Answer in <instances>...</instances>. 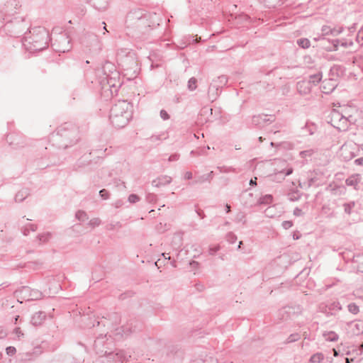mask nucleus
Returning a JSON list of instances; mask_svg holds the SVG:
<instances>
[{
    "instance_id": "6ab92c4d",
    "label": "nucleus",
    "mask_w": 363,
    "mask_h": 363,
    "mask_svg": "<svg viewBox=\"0 0 363 363\" xmlns=\"http://www.w3.org/2000/svg\"><path fill=\"white\" fill-rule=\"evenodd\" d=\"M221 90L219 89V86L211 84L208 89V96L209 99L213 101L220 94Z\"/></svg>"
},
{
    "instance_id": "c9c22d12",
    "label": "nucleus",
    "mask_w": 363,
    "mask_h": 363,
    "mask_svg": "<svg viewBox=\"0 0 363 363\" xmlns=\"http://www.w3.org/2000/svg\"><path fill=\"white\" fill-rule=\"evenodd\" d=\"M303 130H306L308 132L309 135H313L316 130V127L314 124L306 123Z\"/></svg>"
},
{
    "instance_id": "680f3d73",
    "label": "nucleus",
    "mask_w": 363,
    "mask_h": 363,
    "mask_svg": "<svg viewBox=\"0 0 363 363\" xmlns=\"http://www.w3.org/2000/svg\"><path fill=\"white\" fill-rule=\"evenodd\" d=\"M315 177H312V178H310L308 180V183L306 184V187L307 188H309L311 187L313 184L314 182H315Z\"/></svg>"
},
{
    "instance_id": "de8ad7c7",
    "label": "nucleus",
    "mask_w": 363,
    "mask_h": 363,
    "mask_svg": "<svg viewBox=\"0 0 363 363\" xmlns=\"http://www.w3.org/2000/svg\"><path fill=\"white\" fill-rule=\"evenodd\" d=\"M220 245L210 247L208 250L209 255H214L220 250Z\"/></svg>"
},
{
    "instance_id": "5701e85b",
    "label": "nucleus",
    "mask_w": 363,
    "mask_h": 363,
    "mask_svg": "<svg viewBox=\"0 0 363 363\" xmlns=\"http://www.w3.org/2000/svg\"><path fill=\"white\" fill-rule=\"evenodd\" d=\"M323 336L325 337V340L330 342H335L339 338L338 335L334 331L324 332Z\"/></svg>"
},
{
    "instance_id": "412c9836",
    "label": "nucleus",
    "mask_w": 363,
    "mask_h": 363,
    "mask_svg": "<svg viewBox=\"0 0 363 363\" xmlns=\"http://www.w3.org/2000/svg\"><path fill=\"white\" fill-rule=\"evenodd\" d=\"M352 326V333L354 335H359L363 333V322L358 321L357 323H350Z\"/></svg>"
},
{
    "instance_id": "7ed1b4c3",
    "label": "nucleus",
    "mask_w": 363,
    "mask_h": 363,
    "mask_svg": "<svg viewBox=\"0 0 363 363\" xmlns=\"http://www.w3.org/2000/svg\"><path fill=\"white\" fill-rule=\"evenodd\" d=\"M79 140L78 128L70 123H65L57 129L52 135V140L58 148L67 149L76 144Z\"/></svg>"
},
{
    "instance_id": "a211bd4d",
    "label": "nucleus",
    "mask_w": 363,
    "mask_h": 363,
    "mask_svg": "<svg viewBox=\"0 0 363 363\" xmlns=\"http://www.w3.org/2000/svg\"><path fill=\"white\" fill-rule=\"evenodd\" d=\"M30 291V295H29V299H32V300H37V299H40L42 296H43V294L41 291H38V290H30V289L28 287H23L21 292L22 293H24V294H27L28 292Z\"/></svg>"
},
{
    "instance_id": "79ce46f5",
    "label": "nucleus",
    "mask_w": 363,
    "mask_h": 363,
    "mask_svg": "<svg viewBox=\"0 0 363 363\" xmlns=\"http://www.w3.org/2000/svg\"><path fill=\"white\" fill-rule=\"evenodd\" d=\"M88 224L92 228H94L99 226L101 224V220L99 218H94L90 220Z\"/></svg>"
},
{
    "instance_id": "dca6fc26",
    "label": "nucleus",
    "mask_w": 363,
    "mask_h": 363,
    "mask_svg": "<svg viewBox=\"0 0 363 363\" xmlns=\"http://www.w3.org/2000/svg\"><path fill=\"white\" fill-rule=\"evenodd\" d=\"M293 171L294 170L292 167H289L286 169H283L281 170H275L274 179L277 181L284 179L285 177L291 174Z\"/></svg>"
},
{
    "instance_id": "9d476101",
    "label": "nucleus",
    "mask_w": 363,
    "mask_h": 363,
    "mask_svg": "<svg viewBox=\"0 0 363 363\" xmlns=\"http://www.w3.org/2000/svg\"><path fill=\"white\" fill-rule=\"evenodd\" d=\"M18 6V2L16 0L8 1L4 4L1 12L4 16L13 15L14 13H16Z\"/></svg>"
},
{
    "instance_id": "58836bf2",
    "label": "nucleus",
    "mask_w": 363,
    "mask_h": 363,
    "mask_svg": "<svg viewBox=\"0 0 363 363\" xmlns=\"http://www.w3.org/2000/svg\"><path fill=\"white\" fill-rule=\"evenodd\" d=\"M146 201L150 203H155L157 201V195L153 193H148L146 195Z\"/></svg>"
},
{
    "instance_id": "8fccbe9b",
    "label": "nucleus",
    "mask_w": 363,
    "mask_h": 363,
    "mask_svg": "<svg viewBox=\"0 0 363 363\" xmlns=\"http://www.w3.org/2000/svg\"><path fill=\"white\" fill-rule=\"evenodd\" d=\"M330 309H333V310H337V311H340L342 309V306L340 305V303L339 302H333L332 304H331V306L330 307Z\"/></svg>"
},
{
    "instance_id": "ea45409f",
    "label": "nucleus",
    "mask_w": 363,
    "mask_h": 363,
    "mask_svg": "<svg viewBox=\"0 0 363 363\" xmlns=\"http://www.w3.org/2000/svg\"><path fill=\"white\" fill-rule=\"evenodd\" d=\"M281 0H264V2L267 4L269 7H276L281 4Z\"/></svg>"
},
{
    "instance_id": "4d7b16f0",
    "label": "nucleus",
    "mask_w": 363,
    "mask_h": 363,
    "mask_svg": "<svg viewBox=\"0 0 363 363\" xmlns=\"http://www.w3.org/2000/svg\"><path fill=\"white\" fill-rule=\"evenodd\" d=\"M7 332L3 328V327L0 326V339H4L7 336Z\"/></svg>"
},
{
    "instance_id": "c03bdc74",
    "label": "nucleus",
    "mask_w": 363,
    "mask_h": 363,
    "mask_svg": "<svg viewBox=\"0 0 363 363\" xmlns=\"http://www.w3.org/2000/svg\"><path fill=\"white\" fill-rule=\"evenodd\" d=\"M313 150H303V151L300 152V156L302 158H305L307 157H311L313 155Z\"/></svg>"
},
{
    "instance_id": "4468645a",
    "label": "nucleus",
    "mask_w": 363,
    "mask_h": 363,
    "mask_svg": "<svg viewBox=\"0 0 363 363\" xmlns=\"http://www.w3.org/2000/svg\"><path fill=\"white\" fill-rule=\"evenodd\" d=\"M89 2H92L91 5L95 9L104 11L107 9L109 0H91Z\"/></svg>"
},
{
    "instance_id": "a18cd8bd",
    "label": "nucleus",
    "mask_w": 363,
    "mask_h": 363,
    "mask_svg": "<svg viewBox=\"0 0 363 363\" xmlns=\"http://www.w3.org/2000/svg\"><path fill=\"white\" fill-rule=\"evenodd\" d=\"M6 352L9 356H13V354H16V349L14 347L9 346L6 348Z\"/></svg>"
},
{
    "instance_id": "f257e3e1",
    "label": "nucleus",
    "mask_w": 363,
    "mask_h": 363,
    "mask_svg": "<svg viewBox=\"0 0 363 363\" xmlns=\"http://www.w3.org/2000/svg\"><path fill=\"white\" fill-rule=\"evenodd\" d=\"M150 27L148 16L144 11L138 9L128 13L125 20V32L129 37L141 38L148 31Z\"/></svg>"
},
{
    "instance_id": "473e14b6",
    "label": "nucleus",
    "mask_w": 363,
    "mask_h": 363,
    "mask_svg": "<svg viewBox=\"0 0 363 363\" xmlns=\"http://www.w3.org/2000/svg\"><path fill=\"white\" fill-rule=\"evenodd\" d=\"M197 79L195 77H191L188 82V89L190 91H194L197 87Z\"/></svg>"
},
{
    "instance_id": "20e7f679",
    "label": "nucleus",
    "mask_w": 363,
    "mask_h": 363,
    "mask_svg": "<svg viewBox=\"0 0 363 363\" xmlns=\"http://www.w3.org/2000/svg\"><path fill=\"white\" fill-rule=\"evenodd\" d=\"M131 118V106L126 101H118L110 110L111 123L117 128L126 126Z\"/></svg>"
},
{
    "instance_id": "0eeeda50",
    "label": "nucleus",
    "mask_w": 363,
    "mask_h": 363,
    "mask_svg": "<svg viewBox=\"0 0 363 363\" xmlns=\"http://www.w3.org/2000/svg\"><path fill=\"white\" fill-rule=\"evenodd\" d=\"M105 81L111 89H115V92L118 91V89L121 87L122 84L120 81V74L118 72H113V74H108L104 77L101 80V83H104Z\"/></svg>"
},
{
    "instance_id": "ddd939ff",
    "label": "nucleus",
    "mask_w": 363,
    "mask_h": 363,
    "mask_svg": "<svg viewBox=\"0 0 363 363\" xmlns=\"http://www.w3.org/2000/svg\"><path fill=\"white\" fill-rule=\"evenodd\" d=\"M171 182H172V178L169 176L164 175V176L159 177L156 179H154L152 182V185L155 187H160L162 186H164V185L170 184Z\"/></svg>"
},
{
    "instance_id": "2eb2a0df",
    "label": "nucleus",
    "mask_w": 363,
    "mask_h": 363,
    "mask_svg": "<svg viewBox=\"0 0 363 363\" xmlns=\"http://www.w3.org/2000/svg\"><path fill=\"white\" fill-rule=\"evenodd\" d=\"M45 318L46 315L45 312L38 311L33 315L30 321L33 325H40L45 320Z\"/></svg>"
},
{
    "instance_id": "1a4fd4ad",
    "label": "nucleus",
    "mask_w": 363,
    "mask_h": 363,
    "mask_svg": "<svg viewBox=\"0 0 363 363\" xmlns=\"http://www.w3.org/2000/svg\"><path fill=\"white\" fill-rule=\"evenodd\" d=\"M275 121L274 116H268L265 114H259L257 116H254L252 118V123L255 126L261 127L263 126L265 123H272Z\"/></svg>"
},
{
    "instance_id": "aec40b11",
    "label": "nucleus",
    "mask_w": 363,
    "mask_h": 363,
    "mask_svg": "<svg viewBox=\"0 0 363 363\" xmlns=\"http://www.w3.org/2000/svg\"><path fill=\"white\" fill-rule=\"evenodd\" d=\"M102 72H103L104 76L106 77V75H108V74H113V72H117V71L116 69L115 65L113 63H111L110 62H106L102 67Z\"/></svg>"
},
{
    "instance_id": "39448f33",
    "label": "nucleus",
    "mask_w": 363,
    "mask_h": 363,
    "mask_svg": "<svg viewBox=\"0 0 363 363\" xmlns=\"http://www.w3.org/2000/svg\"><path fill=\"white\" fill-rule=\"evenodd\" d=\"M329 123L339 131H346L351 123L352 116H345L336 109H333L330 114Z\"/></svg>"
},
{
    "instance_id": "cd10ccee",
    "label": "nucleus",
    "mask_w": 363,
    "mask_h": 363,
    "mask_svg": "<svg viewBox=\"0 0 363 363\" xmlns=\"http://www.w3.org/2000/svg\"><path fill=\"white\" fill-rule=\"evenodd\" d=\"M355 206V202L354 201H350L348 203H345L343 204L344 211L347 215H350L352 213V209Z\"/></svg>"
},
{
    "instance_id": "b1692460",
    "label": "nucleus",
    "mask_w": 363,
    "mask_h": 363,
    "mask_svg": "<svg viewBox=\"0 0 363 363\" xmlns=\"http://www.w3.org/2000/svg\"><path fill=\"white\" fill-rule=\"evenodd\" d=\"M322 77V72H318L317 74L310 75L309 79L307 81L311 82V86L316 85L321 81Z\"/></svg>"
},
{
    "instance_id": "f03ea898",
    "label": "nucleus",
    "mask_w": 363,
    "mask_h": 363,
    "mask_svg": "<svg viewBox=\"0 0 363 363\" xmlns=\"http://www.w3.org/2000/svg\"><path fill=\"white\" fill-rule=\"evenodd\" d=\"M49 32L44 27H35L26 33L23 45L30 52L43 50L48 46Z\"/></svg>"
},
{
    "instance_id": "f3484780",
    "label": "nucleus",
    "mask_w": 363,
    "mask_h": 363,
    "mask_svg": "<svg viewBox=\"0 0 363 363\" xmlns=\"http://www.w3.org/2000/svg\"><path fill=\"white\" fill-rule=\"evenodd\" d=\"M214 176L213 171L209 173L197 177L192 184H203L206 182H210Z\"/></svg>"
},
{
    "instance_id": "4c0bfd02",
    "label": "nucleus",
    "mask_w": 363,
    "mask_h": 363,
    "mask_svg": "<svg viewBox=\"0 0 363 363\" xmlns=\"http://www.w3.org/2000/svg\"><path fill=\"white\" fill-rule=\"evenodd\" d=\"M228 82V77L225 75H221L218 77V83L217 86H219V89L223 85H225Z\"/></svg>"
},
{
    "instance_id": "2f4dec72",
    "label": "nucleus",
    "mask_w": 363,
    "mask_h": 363,
    "mask_svg": "<svg viewBox=\"0 0 363 363\" xmlns=\"http://www.w3.org/2000/svg\"><path fill=\"white\" fill-rule=\"evenodd\" d=\"M301 338V335L298 333L291 334L286 339L285 343H291L298 340Z\"/></svg>"
},
{
    "instance_id": "393cba45",
    "label": "nucleus",
    "mask_w": 363,
    "mask_h": 363,
    "mask_svg": "<svg viewBox=\"0 0 363 363\" xmlns=\"http://www.w3.org/2000/svg\"><path fill=\"white\" fill-rule=\"evenodd\" d=\"M37 230V225L35 224L28 223L25 225L22 229L21 232L24 235H28L30 233V231H35Z\"/></svg>"
},
{
    "instance_id": "6e6d98bb",
    "label": "nucleus",
    "mask_w": 363,
    "mask_h": 363,
    "mask_svg": "<svg viewBox=\"0 0 363 363\" xmlns=\"http://www.w3.org/2000/svg\"><path fill=\"white\" fill-rule=\"evenodd\" d=\"M179 159V155L177 153L172 154L169 156V162L177 161Z\"/></svg>"
},
{
    "instance_id": "f8f14e48",
    "label": "nucleus",
    "mask_w": 363,
    "mask_h": 363,
    "mask_svg": "<svg viewBox=\"0 0 363 363\" xmlns=\"http://www.w3.org/2000/svg\"><path fill=\"white\" fill-rule=\"evenodd\" d=\"M297 91L301 95L308 94L311 91V82L307 80H302L296 84Z\"/></svg>"
},
{
    "instance_id": "423d86ee",
    "label": "nucleus",
    "mask_w": 363,
    "mask_h": 363,
    "mask_svg": "<svg viewBox=\"0 0 363 363\" xmlns=\"http://www.w3.org/2000/svg\"><path fill=\"white\" fill-rule=\"evenodd\" d=\"M52 46L55 47L54 49L59 52H68L72 48L70 39L66 33H61Z\"/></svg>"
},
{
    "instance_id": "774afa93",
    "label": "nucleus",
    "mask_w": 363,
    "mask_h": 363,
    "mask_svg": "<svg viewBox=\"0 0 363 363\" xmlns=\"http://www.w3.org/2000/svg\"><path fill=\"white\" fill-rule=\"evenodd\" d=\"M192 178V173L191 172H186L184 174V179H191Z\"/></svg>"
},
{
    "instance_id": "6e6552de",
    "label": "nucleus",
    "mask_w": 363,
    "mask_h": 363,
    "mask_svg": "<svg viewBox=\"0 0 363 363\" xmlns=\"http://www.w3.org/2000/svg\"><path fill=\"white\" fill-rule=\"evenodd\" d=\"M118 60H120L123 67L125 69H133L137 66V61L135 60V55L133 52H129L125 56H121L118 55Z\"/></svg>"
},
{
    "instance_id": "e2e57ef3",
    "label": "nucleus",
    "mask_w": 363,
    "mask_h": 363,
    "mask_svg": "<svg viewBox=\"0 0 363 363\" xmlns=\"http://www.w3.org/2000/svg\"><path fill=\"white\" fill-rule=\"evenodd\" d=\"M325 84V82H323V84L321 86L323 93L329 94L330 91H332L334 89V87H333V88L330 89V90L327 91L326 85Z\"/></svg>"
},
{
    "instance_id": "7c9ffc66",
    "label": "nucleus",
    "mask_w": 363,
    "mask_h": 363,
    "mask_svg": "<svg viewBox=\"0 0 363 363\" xmlns=\"http://www.w3.org/2000/svg\"><path fill=\"white\" fill-rule=\"evenodd\" d=\"M246 216L244 212H239L237 213L235 221L237 223H242L243 225H245L247 223V220L245 218Z\"/></svg>"
},
{
    "instance_id": "bf43d9fd",
    "label": "nucleus",
    "mask_w": 363,
    "mask_h": 363,
    "mask_svg": "<svg viewBox=\"0 0 363 363\" xmlns=\"http://www.w3.org/2000/svg\"><path fill=\"white\" fill-rule=\"evenodd\" d=\"M303 213L302 210L299 208H296L294 210V215L296 216H303Z\"/></svg>"
},
{
    "instance_id": "72a5a7b5",
    "label": "nucleus",
    "mask_w": 363,
    "mask_h": 363,
    "mask_svg": "<svg viewBox=\"0 0 363 363\" xmlns=\"http://www.w3.org/2000/svg\"><path fill=\"white\" fill-rule=\"evenodd\" d=\"M75 217L80 221H84L88 219L87 214L83 211H78L75 214Z\"/></svg>"
},
{
    "instance_id": "5fc2aeb1",
    "label": "nucleus",
    "mask_w": 363,
    "mask_h": 363,
    "mask_svg": "<svg viewBox=\"0 0 363 363\" xmlns=\"http://www.w3.org/2000/svg\"><path fill=\"white\" fill-rule=\"evenodd\" d=\"M293 225V223L290 220H285L282 223V227L284 229H289Z\"/></svg>"
},
{
    "instance_id": "0e129e2a",
    "label": "nucleus",
    "mask_w": 363,
    "mask_h": 363,
    "mask_svg": "<svg viewBox=\"0 0 363 363\" xmlns=\"http://www.w3.org/2000/svg\"><path fill=\"white\" fill-rule=\"evenodd\" d=\"M189 264L192 268H198L199 266V263L194 260L191 261Z\"/></svg>"
},
{
    "instance_id": "09e8293b",
    "label": "nucleus",
    "mask_w": 363,
    "mask_h": 363,
    "mask_svg": "<svg viewBox=\"0 0 363 363\" xmlns=\"http://www.w3.org/2000/svg\"><path fill=\"white\" fill-rule=\"evenodd\" d=\"M162 135H164V134H162ZM162 135H152L149 140L152 143H157L162 140L161 138Z\"/></svg>"
},
{
    "instance_id": "338daca9",
    "label": "nucleus",
    "mask_w": 363,
    "mask_h": 363,
    "mask_svg": "<svg viewBox=\"0 0 363 363\" xmlns=\"http://www.w3.org/2000/svg\"><path fill=\"white\" fill-rule=\"evenodd\" d=\"M354 163H355V164H357V165H361V166H362V165H363V157H359V158H358V159H356V160H354Z\"/></svg>"
},
{
    "instance_id": "864d4df0",
    "label": "nucleus",
    "mask_w": 363,
    "mask_h": 363,
    "mask_svg": "<svg viewBox=\"0 0 363 363\" xmlns=\"http://www.w3.org/2000/svg\"><path fill=\"white\" fill-rule=\"evenodd\" d=\"M160 117L163 119V120H168L169 118V115L168 114V113L165 111V110H161L160 111Z\"/></svg>"
},
{
    "instance_id": "3c124183",
    "label": "nucleus",
    "mask_w": 363,
    "mask_h": 363,
    "mask_svg": "<svg viewBox=\"0 0 363 363\" xmlns=\"http://www.w3.org/2000/svg\"><path fill=\"white\" fill-rule=\"evenodd\" d=\"M90 38L92 39V40H94L96 43L97 49L99 50H101V47L100 43L98 40L97 36L96 35H90Z\"/></svg>"
},
{
    "instance_id": "a19ab883",
    "label": "nucleus",
    "mask_w": 363,
    "mask_h": 363,
    "mask_svg": "<svg viewBox=\"0 0 363 363\" xmlns=\"http://www.w3.org/2000/svg\"><path fill=\"white\" fill-rule=\"evenodd\" d=\"M140 198L139 197V196H138L137 194H132L128 196V201L130 203H135L138 202L140 201Z\"/></svg>"
},
{
    "instance_id": "c756f323",
    "label": "nucleus",
    "mask_w": 363,
    "mask_h": 363,
    "mask_svg": "<svg viewBox=\"0 0 363 363\" xmlns=\"http://www.w3.org/2000/svg\"><path fill=\"white\" fill-rule=\"evenodd\" d=\"M297 44L302 48L306 49L311 46V42L307 38H299L297 40Z\"/></svg>"
},
{
    "instance_id": "49530a36",
    "label": "nucleus",
    "mask_w": 363,
    "mask_h": 363,
    "mask_svg": "<svg viewBox=\"0 0 363 363\" xmlns=\"http://www.w3.org/2000/svg\"><path fill=\"white\" fill-rule=\"evenodd\" d=\"M345 183L347 186H355L357 184V182L354 177L347 178Z\"/></svg>"
},
{
    "instance_id": "37998d69",
    "label": "nucleus",
    "mask_w": 363,
    "mask_h": 363,
    "mask_svg": "<svg viewBox=\"0 0 363 363\" xmlns=\"http://www.w3.org/2000/svg\"><path fill=\"white\" fill-rule=\"evenodd\" d=\"M99 196L101 197V199L106 200L109 199L110 195L109 192L106 189H103L99 191Z\"/></svg>"
},
{
    "instance_id": "9b49d317",
    "label": "nucleus",
    "mask_w": 363,
    "mask_h": 363,
    "mask_svg": "<svg viewBox=\"0 0 363 363\" xmlns=\"http://www.w3.org/2000/svg\"><path fill=\"white\" fill-rule=\"evenodd\" d=\"M273 202V196L271 194H266L264 196H261L256 203H253L250 201H245L244 204L246 206H252L254 205H268L271 204Z\"/></svg>"
},
{
    "instance_id": "c85d7f7f",
    "label": "nucleus",
    "mask_w": 363,
    "mask_h": 363,
    "mask_svg": "<svg viewBox=\"0 0 363 363\" xmlns=\"http://www.w3.org/2000/svg\"><path fill=\"white\" fill-rule=\"evenodd\" d=\"M301 197V194L298 190L291 191L288 194V199L291 201H298Z\"/></svg>"
},
{
    "instance_id": "69168bd1",
    "label": "nucleus",
    "mask_w": 363,
    "mask_h": 363,
    "mask_svg": "<svg viewBox=\"0 0 363 363\" xmlns=\"http://www.w3.org/2000/svg\"><path fill=\"white\" fill-rule=\"evenodd\" d=\"M341 33L340 30H336V29H331L330 30V33L333 35H337Z\"/></svg>"
},
{
    "instance_id": "f704fd0d",
    "label": "nucleus",
    "mask_w": 363,
    "mask_h": 363,
    "mask_svg": "<svg viewBox=\"0 0 363 363\" xmlns=\"http://www.w3.org/2000/svg\"><path fill=\"white\" fill-rule=\"evenodd\" d=\"M348 311L352 314H357L359 311V306L354 303H351L347 306Z\"/></svg>"
},
{
    "instance_id": "052dcab7",
    "label": "nucleus",
    "mask_w": 363,
    "mask_h": 363,
    "mask_svg": "<svg viewBox=\"0 0 363 363\" xmlns=\"http://www.w3.org/2000/svg\"><path fill=\"white\" fill-rule=\"evenodd\" d=\"M123 201L121 199L119 200H117L116 201H115V203H113V206H115V208H118L120 207H121L123 205Z\"/></svg>"
},
{
    "instance_id": "13d9d810",
    "label": "nucleus",
    "mask_w": 363,
    "mask_h": 363,
    "mask_svg": "<svg viewBox=\"0 0 363 363\" xmlns=\"http://www.w3.org/2000/svg\"><path fill=\"white\" fill-rule=\"evenodd\" d=\"M363 261V255H359L353 257V262L358 263Z\"/></svg>"
},
{
    "instance_id": "a878e982",
    "label": "nucleus",
    "mask_w": 363,
    "mask_h": 363,
    "mask_svg": "<svg viewBox=\"0 0 363 363\" xmlns=\"http://www.w3.org/2000/svg\"><path fill=\"white\" fill-rule=\"evenodd\" d=\"M323 359V354L321 352H317L311 357L309 361L311 363H320Z\"/></svg>"
},
{
    "instance_id": "e433bc0d",
    "label": "nucleus",
    "mask_w": 363,
    "mask_h": 363,
    "mask_svg": "<svg viewBox=\"0 0 363 363\" xmlns=\"http://www.w3.org/2000/svg\"><path fill=\"white\" fill-rule=\"evenodd\" d=\"M226 240L229 243L233 244L237 240V236L233 232H229L226 235Z\"/></svg>"
},
{
    "instance_id": "bb28decb",
    "label": "nucleus",
    "mask_w": 363,
    "mask_h": 363,
    "mask_svg": "<svg viewBox=\"0 0 363 363\" xmlns=\"http://www.w3.org/2000/svg\"><path fill=\"white\" fill-rule=\"evenodd\" d=\"M52 237V234L49 232L39 234L37 237L40 243H45L48 242Z\"/></svg>"
},
{
    "instance_id": "603ef678",
    "label": "nucleus",
    "mask_w": 363,
    "mask_h": 363,
    "mask_svg": "<svg viewBox=\"0 0 363 363\" xmlns=\"http://www.w3.org/2000/svg\"><path fill=\"white\" fill-rule=\"evenodd\" d=\"M13 332L16 335V336L18 337V340H20L24 335V334L22 333V331H21L20 328H16L14 329Z\"/></svg>"
},
{
    "instance_id": "4be33fe9",
    "label": "nucleus",
    "mask_w": 363,
    "mask_h": 363,
    "mask_svg": "<svg viewBox=\"0 0 363 363\" xmlns=\"http://www.w3.org/2000/svg\"><path fill=\"white\" fill-rule=\"evenodd\" d=\"M29 195L28 190L27 189H23L19 191L15 196V201L16 202H22L24 201L27 196Z\"/></svg>"
}]
</instances>
